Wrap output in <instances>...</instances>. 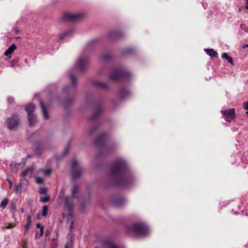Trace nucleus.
Masks as SVG:
<instances>
[{"label": "nucleus", "instance_id": "obj_21", "mask_svg": "<svg viewBox=\"0 0 248 248\" xmlns=\"http://www.w3.org/2000/svg\"><path fill=\"white\" fill-rule=\"evenodd\" d=\"M34 167L32 166L29 167L27 169L21 172V175L22 177H25L29 173L31 174L34 171Z\"/></svg>", "mask_w": 248, "mask_h": 248}, {"label": "nucleus", "instance_id": "obj_9", "mask_svg": "<svg viewBox=\"0 0 248 248\" xmlns=\"http://www.w3.org/2000/svg\"><path fill=\"white\" fill-rule=\"evenodd\" d=\"M84 16L82 13H65L62 16V20L66 21H77Z\"/></svg>", "mask_w": 248, "mask_h": 248}, {"label": "nucleus", "instance_id": "obj_28", "mask_svg": "<svg viewBox=\"0 0 248 248\" xmlns=\"http://www.w3.org/2000/svg\"><path fill=\"white\" fill-rule=\"evenodd\" d=\"M104 248H119L113 242H109L106 243L104 246Z\"/></svg>", "mask_w": 248, "mask_h": 248}, {"label": "nucleus", "instance_id": "obj_24", "mask_svg": "<svg viewBox=\"0 0 248 248\" xmlns=\"http://www.w3.org/2000/svg\"><path fill=\"white\" fill-rule=\"evenodd\" d=\"M16 48V46L15 45L13 44L5 51L4 55L6 56L11 55Z\"/></svg>", "mask_w": 248, "mask_h": 248}, {"label": "nucleus", "instance_id": "obj_41", "mask_svg": "<svg viewBox=\"0 0 248 248\" xmlns=\"http://www.w3.org/2000/svg\"><path fill=\"white\" fill-rule=\"evenodd\" d=\"M69 147H70V145H68V147H67L66 148V149L64 150V151L63 152V155L65 156L66 155L68 154V153H69Z\"/></svg>", "mask_w": 248, "mask_h": 248}, {"label": "nucleus", "instance_id": "obj_1", "mask_svg": "<svg viewBox=\"0 0 248 248\" xmlns=\"http://www.w3.org/2000/svg\"><path fill=\"white\" fill-rule=\"evenodd\" d=\"M133 177L129 173L126 162L118 158L111 165L109 186L128 187L133 183Z\"/></svg>", "mask_w": 248, "mask_h": 248}, {"label": "nucleus", "instance_id": "obj_22", "mask_svg": "<svg viewBox=\"0 0 248 248\" xmlns=\"http://www.w3.org/2000/svg\"><path fill=\"white\" fill-rule=\"evenodd\" d=\"M204 51L212 58H217L218 56V53L213 49H204Z\"/></svg>", "mask_w": 248, "mask_h": 248}, {"label": "nucleus", "instance_id": "obj_13", "mask_svg": "<svg viewBox=\"0 0 248 248\" xmlns=\"http://www.w3.org/2000/svg\"><path fill=\"white\" fill-rule=\"evenodd\" d=\"M123 33L120 31H113L108 34V38L111 40L118 39L123 37Z\"/></svg>", "mask_w": 248, "mask_h": 248}, {"label": "nucleus", "instance_id": "obj_6", "mask_svg": "<svg viewBox=\"0 0 248 248\" xmlns=\"http://www.w3.org/2000/svg\"><path fill=\"white\" fill-rule=\"evenodd\" d=\"M78 192V186L75 185L72 191V196H67L65 198L64 205L70 213H72L74 205L73 199L76 198V194Z\"/></svg>", "mask_w": 248, "mask_h": 248}, {"label": "nucleus", "instance_id": "obj_10", "mask_svg": "<svg viewBox=\"0 0 248 248\" xmlns=\"http://www.w3.org/2000/svg\"><path fill=\"white\" fill-rule=\"evenodd\" d=\"M221 113L227 122H230L235 117V112L234 108L221 110Z\"/></svg>", "mask_w": 248, "mask_h": 248}, {"label": "nucleus", "instance_id": "obj_50", "mask_svg": "<svg viewBox=\"0 0 248 248\" xmlns=\"http://www.w3.org/2000/svg\"><path fill=\"white\" fill-rule=\"evenodd\" d=\"M41 227H43V226H41V224H40V223H37V224H36V227H37V228H40V229H41Z\"/></svg>", "mask_w": 248, "mask_h": 248}, {"label": "nucleus", "instance_id": "obj_47", "mask_svg": "<svg viewBox=\"0 0 248 248\" xmlns=\"http://www.w3.org/2000/svg\"><path fill=\"white\" fill-rule=\"evenodd\" d=\"M97 40H92L89 43V45L91 46L92 44H94Z\"/></svg>", "mask_w": 248, "mask_h": 248}, {"label": "nucleus", "instance_id": "obj_53", "mask_svg": "<svg viewBox=\"0 0 248 248\" xmlns=\"http://www.w3.org/2000/svg\"><path fill=\"white\" fill-rule=\"evenodd\" d=\"M6 180L8 182V183H9L10 182H12V180L8 178L6 179Z\"/></svg>", "mask_w": 248, "mask_h": 248}, {"label": "nucleus", "instance_id": "obj_56", "mask_svg": "<svg viewBox=\"0 0 248 248\" xmlns=\"http://www.w3.org/2000/svg\"><path fill=\"white\" fill-rule=\"evenodd\" d=\"M15 31L16 32V33H18V31H19V30L18 29H15Z\"/></svg>", "mask_w": 248, "mask_h": 248}, {"label": "nucleus", "instance_id": "obj_38", "mask_svg": "<svg viewBox=\"0 0 248 248\" xmlns=\"http://www.w3.org/2000/svg\"><path fill=\"white\" fill-rule=\"evenodd\" d=\"M16 208V205L15 203H11L10 206V209L11 212H14Z\"/></svg>", "mask_w": 248, "mask_h": 248}, {"label": "nucleus", "instance_id": "obj_60", "mask_svg": "<svg viewBox=\"0 0 248 248\" xmlns=\"http://www.w3.org/2000/svg\"><path fill=\"white\" fill-rule=\"evenodd\" d=\"M38 234V232H36V236H37V235Z\"/></svg>", "mask_w": 248, "mask_h": 248}, {"label": "nucleus", "instance_id": "obj_30", "mask_svg": "<svg viewBox=\"0 0 248 248\" xmlns=\"http://www.w3.org/2000/svg\"><path fill=\"white\" fill-rule=\"evenodd\" d=\"M135 50L134 48L131 47H128L126 49H125L123 51V54H131L134 52Z\"/></svg>", "mask_w": 248, "mask_h": 248}, {"label": "nucleus", "instance_id": "obj_8", "mask_svg": "<svg viewBox=\"0 0 248 248\" xmlns=\"http://www.w3.org/2000/svg\"><path fill=\"white\" fill-rule=\"evenodd\" d=\"M19 124V116L17 114H14L7 119L6 124L9 129L11 130H15Z\"/></svg>", "mask_w": 248, "mask_h": 248}, {"label": "nucleus", "instance_id": "obj_7", "mask_svg": "<svg viewBox=\"0 0 248 248\" xmlns=\"http://www.w3.org/2000/svg\"><path fill=\"white\" fill-rule=\"evenodd\" d=\"M71 175L73 179L76 180L81 175L82 169L77 160H74L71 164Z\"/></svg>", "mask_w": 248, "mask_h": 248}, {"label": "nucleus", "instance_id": "obj_49", "mask_svg": "<svg viewBox=\"0 0 248 248\" xmlns=\"http://www.w3.org/2000/svg\"><path fill=\"white\" fill-rule=\"evenodd\" d=\"M50 234V232L47 230L45 232V235L46 236H48Z\"/></svg>", "mask_w": 248, "mask_h": 248}, {"label": "nucleus", "instance_id": "obj_34", "mask_svg": "<svg viewBox=\"0 0 248 248\" xmlns=\"http://www.w3.org/2000/svg\"><path fill=\"white\" fill-rule=\"evenodd\" d=\"M36 183L38 184H42L44 183V179L41 177H36Z\"/></svg>", "mask_w": 248, "mask_h": 248}, {"label": "nucleus", "instance_id": "obj_59", "mask_svg": "<svg viewBox=\"0 0 248 248\" xmlns=\"http://www.w3.org/2000/svg\"><path fill=\"white\" fill-rule=\"evenodd\" d=\"M56 234H57V235L58 236V232H57V231H56Z\"/></svg>", "mask_w": 248, "mask_h": 248}, {"label": "nucleus", "instance_id": "obj_11", "mask_svg": "<svg viewBox=\"0 0 248 248\" xmlns=\"http://www.w3.org/2000/svg\"><path fill=\"white\" fill-rule=\"evenodd\" d=\"M125 200L120 196H113L111 198L112 204L117 207H120L125 203Z\"/></svg>", "mask_w": 248, "mask_h": 248}, {"label": "nucleus", "instance_id": "obj_12", "mask_svg": "<svg viewBox=\"0 0 248 248\" xmlns=\"http://www.w3.org/2000/svg\"><path fill=\"white\" fill-rule=\"evenodd\" d=\"M70 77L72 82V85L65 86L63 88L64 92H73L77 85L76 77L72 73H71L70 74Z\"/></svg>", "mask_w": 248, "mask_h": 248}, {"label": "nucleus", "instance_id": "obj_57", "mask_svg": "<svg viewBox=\"0 0 248 248\" xmlns=\"http://www.w3.org/2000/svg\"><path fill=\"white\" fill-rule=\"evenodd\" d=\"M10 167H11V169L13 170V169L12 168V167H13V165H12V164H11V165H10Z\"/></svg>", "mask_w": 248, "mask_h": 248}, {"label": "nucleus", "instance_id": "obj_55", "mask_svg": "<svg viewBox=\"0 0 248 248\" xmlns=\"http://www.w3.org/2000/svg\"><path fill=\"white\" fill-rule=\"evenodd\" d=\"M102 73H103V72H102V71H99L98 72V75H101V74H102Z\"/></svg>", "mask_w": 248, "mask_h": 248}, {"label": "nucleus", "instance_id": "obj_37", "mask_svg": "<svg viewBox=\"0 0 248 248\" xmlns=\"http://www.w3.org/2000/svg\"><path fill=\"white\" fill-rule=\"evenodd\" d=\"M47 190L45 187H41L39 189V192L40 194H45L46 193Z\"/></svg>", "mask_w": 248, "mask_h": 248}, {"label": "nucleus", "instance_id": "obj_35", "mask_svg": "<svg viewBox=\"0 0 248 248\" xmlns=\"http://www.w3.org/2000/svg\"><path fill=\"white\" fill-rule=\"evenodd\" d=\"M40 170L42 171L44 173V174L46 176L50 174L51 172V169H46V170L42 169Z\"/></svg>", "mask_w": 248, "mask_h": 248}, {"label": "nucleus", "instance_id": "obj_61", "mask_svg": "<svg viewBox=\"0 0 248 248\" xmlns=\"http://www.w3.org/2000/svg\"><path fill=\"white\" fill-rule=\"evenodd\" d=\"M246 113L248 115V111L246 112Z\"/></svg>", "mask_w": 248, "mask_h": 248}, {"label": "nucleus", "instance_id": "obj_40", "mask_svg": "<svg viewBox=\"0 0 248 248\" xmlns=\"http://www.w3.org/2000/svg\"><path fill=\"white\" fill-rule=\"evenodd\" d=\"M17 62H18V58L14 59L11 62V66L12 67H14L16 65Z\"/></svg>", "mask_w": 248, "mask_h": 248}, {"label": "nucleus", "instance_id": "obj_20", "mask_svg": "<svg viewBox=\"0 0 248 248\" xmlns=\"http://www.w3.org/2000/svg\"><path fill=\"white\" fill-rule=\"evenodd\" d=\"M35 110V106L33 104H29L25 107V110L28 114V116L29 114H33V112Z\"/></svg>", "mask_w": 248, "mask_h": 248}, {"label": "nucleus", "instance_id": "obj_19", "mask_svg": "<svg viewBox=\"0 0 248 248\" xmlns=\"http://www.w3.org/2000/svg\"><path fill=\"white\" fill-rule=\"evenodd\" d=\"M39 104H40V107L42 109L44 118L45 119H48L49 118L48 114L47 112V110H46L43 102L41 100H39Z\"/></svg>", "mask_w": 248, "mask_h": 248}, {"label": "nucleus", "instance_id": "obj_46", "mask_svg": "<svg viewBox=\"0 0 248 248\" xmlns=\"http://www.w3.org/2000/svg\"><path fill=\"white\" fill-rule=\"evenodd\" d=\"M44 233V229L43 227H41V228L40 229V233L39 234L40 236H42Z\"/></svg>", "mask_w": 248, "mask_h": 248}, {"label": "nucleus", "instance_id": "obj_27", "mask_svg": "<svg viewBox=\"0 0 248 248\" xmlns=\"http://www.w3.org/2000/svg\"><path fill=\"white\" fill-rule=\"evenodd\" d=\"M222 58L223 59H226L230 63L232 64L233 63V60L232 58L228 55V54L226 53H223L222 54Z\"/></svg>", "mask_w": 248, "mask_h": 248}, {"label": "nucleus", "instance_id": "obj_42", "mask_svg": "<svg viewBox=\"0 0 248 248\" xmlns=\"http://www.w3.org/2000/svg\"><path fill=\"white\" fill-rule=\"evenodd\" d=\"M243 108L245 110H248V102L244 103Z\"/></svg>", "mask_w": 248, "mask_h": 248}, {"label": "nucleus", "instance_id": "obj_29", "mask_svg": "<svg viewBox=\"0 0 248 248\" xmlns=\"http://www.w3.org/2000/svg\"><path fill=\"white\" fill-rule=\"evenodd\" d=\"M8 203V200L7 198H4L1 202L0 207L2 209H4Z\"/></svg>", "mask_w": 248, "mask_h": 248}, {"label": "nucleus", "instance_id": "obj_2", "mask_svg": "<svg viewBox=\"0 0 248 248\" xmlns=\"http://www.w3.org/2000/svg\"><path fill=\"white\" fill-rule=\"evenodd\" d=\"M108 140V135L106 133H103L94 140V144L99 149V152L96 156L97 159L108 155L113 150V149L110 148L106 145Z\"/></svg>", "mask_w": 248, "mask_h": 248}, {"label": "nucleus", "instance_id": "obj_32", "mask_svg": "<svg viewBox=\"0 0 248 248\" xmlns=\"http://www.w3.org/2000/svg\"><path fill=\"white\" fill-rule=\"evenodd\" d=\"M49 196H46L45 197H41L40 201L42 203H46L49 201Z\"/></svg>", "mask_w": 248, "mask_h": 248}, {"label": "nucleus", "instance_id": "obj_25", "mask_svg": "<svg viewBox=\"0 0 248 248\" xmlns=\"http://www.w3.org/2000/svg\"><path fill=\"white\" fill-rule=\"evenodd\" d=\"M31 224V218L30 216H27V222L25 225L24 228L25 230V233H26L29 229Z\"/></svg>", "mask_w": 248, "mask_h": 248}, {"label": "nucleus", "instance_id": "obj_39", "mask_svg": "<svg viewBox=\"0 0 248 248\" xmlns=\"http://www.w3.org/2000/svg\"><path fill=\"white\" fill-rule=\"evenodd\" d=\"M16 224L15 223H8L7 225L4 227V228L10 229L15 227Z\"/></svg>", "mask_w": 248, "mask_h": 248}, {"label": "nucleus", "instance_id": "obj_51", "mask_svg": "<svg viewBox=\"0 0 248 248\" xmlns=\"http://www.w3.org/2000/svg\"><path fill=\"white\" fill-rule=\"evenodd\" d=\"M242 47L244 48H246L248 47V44H244L242 46Z\"/></svg>", "mask_w": 248, "mask_h": 248}, {"label": "nucleus", "instance_id": "obj_31", "mask_svg": "<svg viewBox=\"0 0 248 248\" xmlns=\"http://www.w3.org/2000/svg\"><path fill=\"white\" fill-rule=\"evenodd\" d=\"M48 211V208L47 206L45 205L43 207L42 216L43 217H46L47 215Z\"/></svg>", "mask_w": 248, "mask_h": 248}, {"label": "nucleus", "instance_id": "obj_45", "mask_svg": "<svg viewBox=\"0 0 248 248\" xmlns=\"http://www.w3.org/2000/svg\"><path fill=\"white\" fill-rule=\"evenodd\" d=\"M245 9L248 10V0H245V6H244Z\"/></svg>", "mask_w": 248, "mask_h": 248}, {"label": "nucleus", "instance_id": "obj_5", "mask_svg": "<svg viewBox=\"0 0 248 248\" xmlns=\"http://www.w3.org/2000/svg\"><path fill=\"white\" fill-rule=\"evenodd\" d=\"M131 75V73L124 68L118 67L112 70L109 78L113 80H118L120 79L129 78Z\"/></svg>", "mask_w": 248, "mask_h": 248}, {"label": "nucleus", "instance_id": "obj_4", "mask_svg": "<svg viewBox=\"0 0 248 248\" xmlns=\"http://www.w3.org/2000/svg\"><path fill=\"white\" fill-rule=\"evenodd\" d=\"M89 61V51L84 50L72 68L74 73H82L85 70Z\"/></svg>", "mask_w": 248, "mask_h": 248}, {"label": "nucleus", "instance_id": "obj_54", "mask_svg": "<svg viewBox=\"0 0 248 248\" xmlns=\"http://www.w3.org/2000/svg\"><path fill=\"white\" fill-rule=\"evenodd\" d=\"M72 248L69 247L68 246V244H66V245H65V248Z\"/></svg>", "mask_w": 248, "mask_h": 248}, {"label": "nucleus", "instance_id": "obj_58", "mask_svg": "<svg viewBox=\"0 0 248 248\" xmlns=\"http://www.w3.org/2000/svg\"><path fill=\"white\" fill-rule=\"evenodd\" d=\"M239 12H241V8H239Z\"/></svg>", "mask_w": 248, "mask_h": 248}, {"label": "nucleus", "instance_id": "obj_14", "mask_svg": "<svg viewBox=\"0 0 248 248\" xmlns=\"http://www.w3.org/2000/svg\"><path fill=\"white\" fill-rule=\"evenodd\" d=\"M93 85L98 89H101L104 90H107L108 89V85L103 82L94 81L93 82Z\"/></svg>", "mask_w": 248, "mask_h": 248}, {"label": "nucleus", "instance_id": "obj_15", "mask_svg": "<svg viewBox=\"0 0 248 248\" xmlns=\"http://www.w3.org/2000/svg\"><path fill=\"white\" fill-rule=\"evenodd\" d=\"M119 95L122 99H125L130 95V92L123 87H121L119 92Z\"/></svg>", "mask_w": 248, "mask_h": 248}, {"label": "nucleus", "instance_id": "obj_16", "mask_svg": "<svg viewBox=\"0 0 248 248\" xmlns=\"http://www.w3.org/2000/svg\"><path fill=\"white\" fill-rule=\"evenodd\" d=\"M112 60V56L111 54L107 53L104 54L100 57V60L103 62H109Z\"/></svg>", "mask_w": 248, "mask_h": 248}, {"label": "nucleus", "instance_id": "obj_48", "mask_svg": "<svg viewBox=\"0 0 248 248\" xmlns=\"http://www.w3.org/2000/svg\"><path fill=\"white\" fill-rule=\"evenodd\" d=\"M9 184V187L10 189H12V187H13V183L12 182H10Z\"/></svg>", "mask_w": 248, "mask_h": 248}, {"label": "nucleus", "instance_id": "obj_52", "mask_svg": "<svg viewBox=\"0 0 248 248\" xmlns=\"http://www.w3.org/2000/svg\"><path fill=\"white\" fill-rule=\"evenodd\" d=\"M80 207H81V209L83 210L84 209V205L83 203H82L80 204Z\"/></svg>", "mask_w": 248, "mask_h": 248}, {"label": "nucleus", "instance_id": "obj_43", "mask_svg": "<svg viewBox=\"0 0 248 248\" xmlns=\"http://www.w3.org/2000/svg\"><path fill=\"white\" fill-rule=\"evenodd\" d=\"M14 98L11 97H9L7 99V101L9 104H12V103L14 102Z\"/></svg>", "mask_w": 248, "mask_h": 248}, {"label": "nucleus", "instance_id": "obj_23", "mask_svg": "<svg viewBox=\"0 0 248 248\" xmlns=\"http://www.w3.org/2000/svg\"><path fill=\"white\" fill-rule=\"evenodd\" d=\"M74 31H75V30L74 29H71V30L65 32L64 33L60 34L59 36V39L60 40H62L65 37L72 35L74 32Z\"/></svg>", "mask_w": 248, "mask_h": 248}, {"label": "nucleus", "instance_id": "obj_33", "mask_svg": "<svg viewBox=\"0 0 248 248\" xmlns=\"http://www.w3.org/2000/svg\"><path fill=\"white\" fill-rule=\"evenodd\" d=\"M73 99H69L66 100L65 101L64 106H65V108H66L68 107V106L71 104V103H72L73 102Z\"/></svg>", "mask_w": 248, "mask_h": 248}, {"label": "nucleus", "instance_id": "obj_3", "mask_svg": "<svg viewBox=\"0 0 248 248\" xmlns=\"http://www.w3.org/2000/svg\"><path fill=\"white\" fill-rule=\"evenodd\" d=\"M127 232L131 235L145 236L148 234L149 229L145 223L139 222L128 226Z\"/></svg>", "mask_w": 248, "mask_h": 248}, {"label": "nucleus", "instance_id": "obj_44", "mask_svg": "<svg viewBox=\"0 0 248 248\" xmlns=\"http://www.w3.org/2000/svg\"><path fill=\"white\" fill-rule=\"evenodd\" d=\"M73 228H74V221H72L71 222V224H70V232H72V230L73 229Z\"/></svg>", "mask_w": 248, "mask_h": 248}, {"label": "nucleus", "instance_id": "obj_26", "mask_svg": "<svg viewBox=\"0 0 248 248\" xmlns=\"http://www.w3.org/2000/svg\"><path fill=\"white\" fill-rule=\"evenodd\" d=\"M99 125H95L93 128H92L88 132V135L90 136H92L94 135V134L99 129Z\"/></svg>", "mask_w": 248, "mask_h": 248}, {"label": "nucleus", "instance_id": "obj_17", "mask_svg": "<svg viewBox=\"0 0 248 248\" xmlns=\"http://www.w3.org/2000/svg\"><path fill=\"white\" fill-rule=\"evenodd\" d=\"M29 124L30 126H33L37 122V117L34 114H29L28 116Z\"/></svg>", "mask_w": 248, "mask_h": 248}, {"label": "nucleus", "instance_id": "obj_18", "mask_svg": "<svg viewBox=\"0 0 248 248\" xmlns=\"http://www.w3.org/2000/svg\"><path fill=\"white\" fill-rule=\"evenodd\" d=\"M102 111V107L100 105L97 106L96 111L90 117L91 121H94L101 114Z\"/></svg>", "mask_w": 248, "mask_h": 248}, {"label": "nucleus", "instance_id": "obj_36", "mask_svg": "<svg viewBox=\"0 0 248 248\" xmlns=\"http://www.w3.org/2000/svg\"><path fill=\"white\" fill-rule=\"evenodd\" d=\"M22 187V184L20 182L16 187L15 191V193L17 194L18 193L19 190Z\"/></svg>", "mask_w": 248, "mask_h": 248}]
</instances>
